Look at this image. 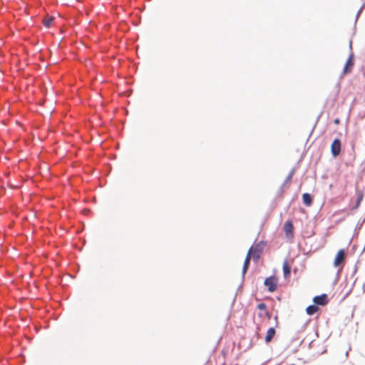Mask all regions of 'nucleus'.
I'll list each match as a JSON object with an SVG mask.
<instances>
[{
    "instance_id": "obj_1",
    "label": "nucleus",
    "mask_w": 365,
    "mask_h": 365,
    "mask_svg": "<svg viewBox=\"0 0 365 365\" xmlns=\"http://www.w3.org/2000/svg\"><path fill=\"white\" fill-rule=\"evenodd\" d=\"M264 246L265 243L263 241H261L256 244L254 247H252L248 252H250L252 257L257 260L259 259Z\"/></svg>"
},
{
    "instance_id": "obj_2",
    "label": "nucleus",
    "mask_w": 365,
    "mask_h": 365,
    "mask_svg": "<svg viewBox=\"0 0 365 365\" xmlns=\"http://www.w3.org/2000/svg\"><path fill=\"white\" fill-rule=\"evenodd\" d=\"M264 284L267 287V289L270 292H274L277 288L278 279L274 276L267 277Z\"/></svg>"
},
{
    "instance_id": "obj_3",
    "label": "nucleus",
    "mask_w": 365,
    "mask_h": 365,
    "mask_svg": "<svg viewBox=\"0 0 365 365\" xmlns=\"http://www.w3.org/2000/svg\"><path fill=\"white\" fill-rule=\"evenodd\" d=\"M345 259H346V255H345L344 250H339L335 256L334 263H333L334 266L335 267H338L343 265L345 262Z\"/></svg>"
},
{
    "instance_id": "obj_4",
    "label": "nucleus",
    "mask_w": 365,
    "mask_h": 365,
    "mask_svg": "<svg viewBox=\"0 0 365 365\" xmlns=\"http://www.w3.org/2000/svg\"><path fill=\"white\" fill-rule=\"evenodd\" d=\"M341 146L340 140L338 138L334 139L331 145V152L333 156L336 157L340 154Z\"/></svg>"
},
{
    "instance_id": "obj_5",
    "label": "nucleus",
    "mask_w": 365,
    "mask_h": 365,
    "mask_svg": "<svg viewBox=\"0 0 365 365\" xmlns=\"http://www.w3.org/2000/svg\"><path fill=\"white\" fill-rule=\"evenodd\" d=\"M354 65V55H353V53H351V55L349 56V58L347 59V61L345 63L344 71H343V74L345 75L346 73H350L352 70Z\"/></svg>"
},
{
    "instance_id": "obj_6",
    "label": "nucleus",
    "mask_w": 365,
    "mask_h": 365,
    "mask_svg": "<svg viewBox=\"0 0 365 365\" xmlns=\"http://www.w3.org/2000/svg\"><path fill=\"white\" fill-rule=\"evenodd\" d=\"M284 230L287 237H292L293 236L294 227L292 221L287 220L284 225Z\"/></svg>"
},
{
    "instance_id": "obj_7",
    "label": "nucleus",
    "mask_w": 365,
    "mask_h": 365,
    "mask_svg": "<svg viewBox=\"0 0 365 365\" xmlns=\"http://www.w3.org/2000/svg\"><path fill=\"white\" fill-rule=\"evenodd\" d=\"M313 301L317 305L321 306L326 305L328 303L327 296L325 294L314 297Z\"/></svg>"
},
{
    "instance_id": "obj_8",
    "label": "nucleus",
    "mask_w": 365,
    "mask_h": 365,
    "mask_svg": "<svg viewBox=\"0 0 365 365\" xmlns=\"http://www.w3.org/2000/svg\"><path fill=\"white\" fill-rule=\"evenodd\" d=\"M282 269L284 278H288L291 274V265L287 259L283 262Z\"/></svg>"
},
{
    "instance_id": "obj_9",
    "label": "nucleus",
    "mask_w": 365,
    "mask_h": 365,
    "mask_svg": "<svg viewBox=\"0 0 365 365\" xmlns=\"http://www.w3.org/2000/svg\"><path fill=\"white\" fill-rule=\"evenodd\" d=\"M276 334V331H275V329L272 327V328H269L267 331V333H266V336H265V342L266 343H269L272 339H273V337Z\"/></svg>"
},
{
    "instance_id": "obj_10",
    "label": "nucleus",
    "mask_w": 365,
    "mask_h": 365,
    "mask_svg": "<svg viewBox=\"0 0 365 365\" xmlns=\"http://www.w3.org/2000/svg\"><path fill=\"white\" fill-rule=\"evenodd\" d=\"M251 257H252V255H250V252H248L247 254L246 258L245 259V262H244L243 269H242L243 274H245L248 269Z\"/></svg>"
},
{
    "instance_id": "obj_11",
    "label": "nucleus",
    "mask_w": 365,
    "mask_h": 365,
    "mask_svg": "<svg viewBox=\"0 0 365 365\" xmlns=\"http://www.w3.org/2000/svg\"><path fill=\"white\" fill-rule=\"evenodd\" d=\"M53 21H54V18L53 16H46L43 19V25L47 27V28H49L51 27L53 24Z\"/></svg>"
},
{
    "instance_id": "obj_12",
    "label": "nucleus",
    "mask_w": 365,
    "mask_h": 365,
    "mask_svg": "<svg viewBox=\"0 0 365 365\" xmlns=\"http://www.w3.org/2000/svg\"><path fill=\"white\" fill-rule=\"evenodd\" d=\"M303 202L306 206H310L312 203V197L309 193H304L302 195Z\"/></svg>"
},
{
    "instance_id": "obj_13",
    "label": "nucleus",
    "mask_w": 365,
    "mask_h": 365,
    "mask_svg": "<svg viewBox=\"0 0 365 365\" xmlns=\"http://www.w3.org/2000/svg\"><path fill=\"white\" fill-rule=\"evenodd\" d=\"M319 310V307L317 305H309L306 309V312L308 315H313Z\"/></svg>"
},
{
    "instance_id": "obj_14",
    "label": "nucleus",
    "mask_w": 365,
    "mask_h": 365,
    "mask_svg": "<svg viewBox=\"0 0 365 365\" xmlns=\"http://www.w3.org/2000/svg\"><path fill=\"white\" fill-rule=\"evenodd\" d=\"M362 199H363V194L362 193H359L358 196H357L356 205H355L354 209H357L359 207V206Z\"/></svg>"
},
{
    "instance_id": "obj_15",
    "label": "nucleus",
    "mask_w": 365,
    "mask_h": 365,
    "mask_svg": "<svg viewBox=\"0 0 365 365\" xmlns=\"http://www.w3.org/2000/svg\"><path fill=\"white\" fill-rule=\"evenodd\" d=\"M257 308L259 309V310H262L263 312H265V310H267V305L264 304V303H259L258 305H257Z\"/></svg>"
},
{
    "instance_id": "obj_16",
    "label": "nucleus",
    "mask_w": 365,
    "mask_h": 365,
    "mask_svg": "<svg viewBox=\"0 0 365 365\" xmlns=\"http://www.w3.org/2000/svg\"><path fill=\"white\" fill-rule=\"evenodd\" d=\"M264 316L268 319H270L271 318V314L269 312L268 310H265L264 312Z\"/></svg>"
},
{
    "instance_id": "obj_17",
    "label": "nucleus",
    "mask_w": 365,
    "mask_h": 365,
    "mask_svg": "<svg viewBox=\"0 0 365 365\" xmlns=\"http://www.w3.org/2000/svg\"><path fill=\"white\" fill-rule=\"evenodd\" d=\"M334 122L335 124L337 125V124H339L340 120L339 118H336Z\"/></svg>"
},
{
    "instance_id": "obj_18",
    "label": "nucleus",
    "mask_w": 365,
    "mask_h": 365,
    "mask_svg": "<svg viewBox=\"0 0 365 365\" xmlns=\"http://www.w3.org/2000/svg\"><path fill=\"white\" fill-rule=\"evenodd\" d=\"M274 319H275V321H276V327H277V326H278V322H277L278 317H277V316H276V317H274Z\"/></svg>"
},
{
    "instance_id": "obj_19",
    "label": "nucleus",
    "mask_w": 365,
    "mask_h": 365,
    "mask_svg": "<svg viewBox=\"0 0 365 365\" xmlns=\"http://www.w3.org/2000/svg\"><path fill=\"white\" fill-rule=\"evenodd\" d=\"M264 312H263V313L259 314V317H262V316H264Z\"/></svg>"
}]
</instances>
